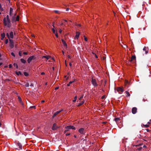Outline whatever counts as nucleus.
I'll return each mask as SVG.
<instances>
[{
    "label": "nucleus",
    "mask_w": 151,
    "mask_h": 151,
    "mask_svg": "<svg viewBox=\"0 0 151 151\" xmlns=\"http://www.w3.org/2000/svg\"><path fill=\"white\" fill-rule=\"evenodd\" d=\"M3 21L5 26L7 27H10L11 26V22L8 15H7L6 18H4Z\"/></svg>",
    "instance_id": "obj_1"
},
{
    "label": "nucleus",
    "mask_w": 151,
    "mask_h": 151,
    "mask_svg": "<svg viewBox=\"0 0 151 151\" xmlns=\"http://www.w3.org/2000/svg\"><path fill=\"white\" fill-rule=\"evenodd\" d=\"M65 128L66 129L64 131V133H65L70 129H73L74 130H75L76 129V128L73 126L72 125L68 126L65 127Z\"/></svg>",
    "instance_id": "obj_2"
},
{
    "label": "nucleus",
    "mask_w": 151,
    "mask_h": 151,
    "mask_svg": "<svg viewBox=\"0 0 151 151\" xmlns=\"http://www.w3.org/2000/svg\"><path fill=\"white\" fill-rule=\"evenodd\" d=\"M16 15H13L11 16L12 20L13 22H15L16 21H18L19 20V16H17L16 17H15Z\"/></svg>",
    "instance_id": "obj_3"
},
{
    "label": "nucleus",
    "mask_w": 151,
    "mask_h": 151,
    "mask_svg": "<svg viewBox=\"0 0 151 151\" xmlns=\"http://www.w3.org/2000/svg\"><path fill=\"white\" fill-rule=\"evenodd\" d=\"M116 90L119 93H121L124 91V90L123 88L122 87H119L117 88H116Z\"/></svg>",
    "instance_id": "obj_4"
},
{
    "label": "nucleus",
    "mask_w": 151,
    "mask_h": 151,
    "mask_svg": "<svg viewBox=\"0 0 151 151\" xmlns=\"http://www.w3.org/2000/svg\"><path fill=\"white\" fill-rule=\"evenodd\" d=\"M91 83L94 87H96L98 86V84L96 82L95 79L93 78H92Z\"/></svg>",
    "instance_id": "obj_5"
},
{
    "label": "nucleus",
    "mask_w": 151,
    "mask_h": 151,
    "mask_svg": "<svg viewBox=\"0 0 151 151\" xmlns=\"http://www.w3.org/2000/svg\"><path fill=\"white\" fill-rule=\"evenodd\" d=\"M9 14L10 17H11L13 15H16V13L15 12L13 13V9L12 8H10Z\"/></svg>",
    "instance_id": "obj_6"
},
{
    "label": "nucleus",
    "mask_w": 151,
    "mask_h": 151,
    "mask_svg": "<svg viewBox=\"0 0 151 151\" xmlns=\"http://www.w3.org/2000/svg\"><path fill=\"white\" fill-rule=\"evenodd\" d=\"M78 132L80 134H83L85 133L86 131L84 128H81L79 129Z\"/></svg>",
    "instance_id": "obj_7"
},
{
    "label": "nucleus",
    "mask_w": 151,
    "mask_h": 151,
    "mask_svg": "<svg viewBox=\"0 0 151 151\" xmlns=\"http://www.w3.org/2000/svg\"><path fill=\"white\" fill-rule=\"evenodd\" d=\"M7 36L9 39L13 38V33L12 32H11L9 35L8 33H7Z\"/></svg>",
    "instance_id": "obj_8"
},
{
    "label": "nucleus",
    "mask_w": 151,
    "mask_h": 151,
    "mask_svg": "<svg viewBox=\"0 0 151 151\" xmlns=\"http://www.w3.org/2000/svg\"><path fill=\"white\" fill-rule=\"evenodd\" d=\"M9 43H10V46L11 48H13L14 47V43L13 42V40L11 39H9Z\"/></svg>",
    "instance_id": "obj_9"
},
{
    "label": "nucleus",
    "mask_w": 151,
    "mask_h": 151,
    "mask_svg": "<svg viewBox=\"0 0 151 151\" xmlns=\"http://www.w3.org/2000/svg\"><path fill=\"white\" fill-rule=\"evenodd\" d=\"M35 58V57L34 56H32L29 57L27 59V62L28 63H29L33 59Z\"/></svg>",
    "instance_id": "obj_10"
},
{
    "label": "nucleus",
    "mask_w": 151,
    "mask_h": 151,
    "mask_svg": "<svg viewBox=\"0 0 151 151\" xmlns=\"http://www.w3.org/2000/svg\"><path fill=\"white\" fill-rule=\"evenodd\" d=\"M58 128L59 127L56 124L54 123L53 125L52 129L53 130H55Z\"/></svg>",
    "instance_id": "obj_11"
},
{
    "label": "nucleus",
    "mask_w": 151,
    "mask_h": 151,
    "mask_svg": "<svg viewBox=\"0 0 151 151\" xmlns=\"http://www.w3.org/2000/svg\"><path fill=\"white\" fill-rule=\"evenodd\" d=\"M62 41L63 43V46L65 49H66L67 47V45L65 41L63 39L62 40Z\"/></svg>",
    "instance_id": "obj_12"
},
{
    "label": "nucleus",
    "mask_w": 151,
    "mask_h": 151,
    "mask_svg": "<svg viewBox=\"0 0 151 151\" xmlns=\"http://www.w3.org/2000/svg\"><path fill=\"white\" fill-rule=\"evenodd\" d=\"M136 59V57L135 56H132L131 59L129 60V62H132L133 61L134 62Z\"/></svg>",
    "instance_id": "obj_13"
},
{
    "label": "nucleus",
    "mask_w": 151,
    "mask_h": 151,
    "mask_svg": "<svg viewBox=\"0 0 151 151\" xmlns=\"http://www.w3.org/2000/svg\"><path fill=\"white\" fill-rule=\"evenodd\" d=\"M80 35V33L79 32H76V35L74 38L75 40H78Z\"/></svg>",
    "instance_id": "obj_14"
},
{
    "label": "nucleus",
    "mask_w": 151,
    "mask_h": 151,
    "mask_svg": "<svg viewBox=\"0 0 151 151\" xmlns=\"http://www.w3.org/2000/svg\"><path fill=\"white\" fill-rule=\"evenodd\" d=\"M137 111V109L136 107H133L132 108V111L133 114H135Z\"/></svg>",
    "instance_id": "obj_15"
},
{
    "label": "nucleus",
    "mask_w": 151,
    "mask_h": 151,
    "mask_svg": "<svg viewBox=\"0 0 151 151\" xmlns=\"http://www.w3.org/2000/svg\"><path fill=\"white\" fill-rule=\"evenodd\" d=\"M45 58L47 60H48L50 58H51V57L49 55L44 56H42V58Z\"/></svg>",
    "instance_id": "obj_16"
},
{
    "label": "nucleus",
    "mask_w": 151,
    "mask_h": 151,
    "mask_svg": "<svg viewBox=\"0 0 151 151\" xmlns=\"http://www.w3.org/2000/svg\"><path fill=\"white\" fill-rule=\"evenodd\" d=\"M61 111H57L56 112H55L53 114V115L52 116V117L53 118L54 117L56 116L57 115H58V114H59Z\"/></svg>",
    "instance_id": "obj_17"
},
{
    "label": "nucleus",
    "mask_w": 151,
    "mask_h": 151,
    "mask_svg": "<svg viewBox=\"0 0 151 151\" xmlns=\"http://www.w3.org/2000/svg\"><path fill=\"white\" fill-rule=\"evenodd\" d=\"M17 145L19 147V150H21L22 149V145L20 143H17Z\"/></svg>",
    "instance_id": "obj_18"
},
{
    "label": "nucleus",
    "mask_w": 151,
    "mask_h": 151,
    "mask_svg": "<svg viewBox=\"0 0 151 151\" xmlns=\"http://www.w3.org/2000/svg\"><path fill=\"white\" fill-rule=\"evenodd\" d=\"M125 93H126V94L127 95H126V96L127 97H129V96H130V95L129 94V92L128 91H126L125 92Z\"/></svg>",
    "instance_id": "obj_19"
},
{
    "label": "nucleus",
    "mask_w": 151,
    "mask_h": 151,
    "mask_svg": "<svg viewBox=\"0 0 151 151\" xmlns=\"http://www.w3.org/2000/svg\"><path fill=\"white\" fill-rule=\"evenodd\" d=\"M84 102V101H82L81 102H80V103H78V106H80L81 105H82L83 104Z\"/></svg>",
    "instance_id": "obj_20"
},
{
    "label": "nucleus",
    "mask_w": 151,
    "mask_h": 151,
    "mask_svg": "<svg viewBox=\"0 0 151 151\" xmlns=\"http://www.w3.org/2000/svg\"><path fill=\"white\" fill-rule=\"evenodd\" d=\"M21 61L23 63H25L26 62V60L23 59H21Z\"/></svg>",
    "instance_id": "obj_21"
},
{
    "label": "nucleus",
    "mask_w": 151,
    "mask_h": 151,
    "mask_svg": "<svg viewBox=\"0 0 151 151\" xmlns=\"http://www.w3.org/2000/svg\"><path fill=\"white\" fill-rule=\"evenodd\" d=\"M143 50L144 51H145V54H147L148 53V52L147 50V48L146 47H144L143 49Z\"/></svg>",
    "instance_id": "obj_22"
},
{
    "label": "nucleus",
    "mask_w": 151,
    "mask_h": 151,
    "mask_svg": "<svg viewBox=\"0 0 151 151\" xmlns=\"http://www.w3.org/2000/svg\"><path fill=\"white\" fill-rule=\"evenodd\" d=\"M114 120H115V121L116 122H118L120 120V118H116L114 119Z\"/></svg>",
    "instance_id": "obj_23"
},
{
    "label": "nucleus",
    "mask_w": 151,
    "mask_h": 151,
    "mask_svg": "<svg viewBox=\"0 0 151 151\" xmlns=\"http://www.w3.org/2000/svg\"><path fill=\"white\" fill-rule=\"evenodd\" d=\"M77 98V96H75L74 99L73 101V102H75L76 101Z\"/></svg>",
    "instance_id": "obj_24"
},
{
    "label": "nucleus",
    "mask_w": 151,
    "mask_h": 151,
    "mask_svg": "<svg viewBox=\"0 0 151 151\" xmlns=\"http://www.w3.org/2000/svg\"><path fill=\"white\" fill-rule=\"evenodd\" d=\"M16 74L18 75H19L21 74V73L20 71L16 72Z\"/></svg>",
    "instance_id": "obj_25"
},
{
    "label": "nucleus",
    "mask_w": 151,
    "mask_h": 151,
    "mask_svg": "<svg viewBox=\"0 0 151 151\" xmlns=\"http://www.w3.org/2000/svg\"><path fill=\"white\" fill-rule=\"evenodd\" d=\"M1 36L2 38H4L5 37V34L4 33L2 34H1Z\"/></svg>",
    "instance_id": "obj_26"
},
{
    "label": "nucleus",
    "mask_w": 151,
    "mask_h": 151,
    "mask_svg": "<svg viewBox=\"0 0 151 151\" xmlns=\"http://www.w3.org/2000/svg\"><path fill=\"white\" fill-rule=\"evenodd\" d=\"M25 86L26 87H29V83L27 82L26 83Z\"/></svg>",
    "instance_id": "obj_27"
},
{
    "label": "nucleus",
    "mask_w": 151,
    "mask_h": 151,
    "mask_svg": "<svg viewBox=\"0 0 151 151\" xmlns=\"http://www.w3.org/2000/svg\"><path fill=\"white\" fill-rule=\"evenodd\" d=\"M52 30L54 34H55L56 32H57L56 31V30L54 28H52Z\"/></svg>",
    "instance_id": "obj_28"
},
{
    "label": "nucleus",
    "mask_w": 151,
    "mask_h": 151,
    "mask_svg": "<svg viewBox=\"0 0 151 151\" xmlns=\"http://www.w3.org/2000/svg\"><path fill=\"white\" fill-rule=\"evenodd\" d=\"M144 127H145L147 128L149 127V125L148 124L143 125Z\"/></svg>",
    "instance_id": "obj_29"
},
{
    "label": "nucleus",
    "mask_w": 151,
    "mask_h": 151,
    "mask_svg": "<svg viewBox=\"0 0 151 151\" xmlns=\"http://www.w3.org/2000/svg\"><path fill=\"white\" fill-rule=\"evenodd\" d=\"M24 74L25 75V76H27L28 75V73H27L26 72H24Z\"/></svg>",
    "instance_id": "obj_30"
},
{
    "label": "nucleus",
    "mask_w": 151,
    "mask_h": 151,
    "mask_svg": "<svg viewBox=\"0 0 151 151\" xmlns=\"http://www.w3.org/2000/svg\"><path fill=\"white\" fill-rule=\"evenodd\" d=\"M54 12H55L56 13H57V14H60V12L58 11V10H55L54 11Z\"/></svg>",
    "instance_id": "obj_31"
},
{
    "label": "nucleus",
    "mask_w": 151,
    "mask_h": 151,
    "mask_svg": "<svg viewBox=\"0 0 151 151\" xmlns=\"http://www.w3.org/2000/svg\"><path fill=\"white\" fill-rule=\"evenodd\" d=\"M83 95H81V96L80 97V98H79V100H81L82 98H83Z\"/></svg>",
    "instance_id": "obj_32"
},
{
    "label": "nucleus",
    "mask_w": 151,
    "mask_h": 151,
    "mask_svg": "<svg viewBox=\"0 0 151 151\" xmlns=\"http://www.w3.org/2000/svg\"><path fill=\"white\" fill-rule=\"evenodd\" d=\"M18 99L19 101L21 102L22 101L20 97H18Z\"/></svg>",
    "instance_id": "obj_33"
},
{
    "label": "nucleus",
    "mask_w": 151,
    "mask_h": 151,
    "mask_svg": "<svg viewBox=\"0 0 151 151\" xmlns=\"http://www.w3.org/2000/svg\"><path fill=\"white\" fill-rule=\"evenodd\" d=\"M11 54L12 56H13L14 57H15V55L13 52H12L11 53Z\"/></svg>",
    "instance_id": "obj_34"
},
{
    "label": "nucleus",
    "mask_w": 151,
    "mask_h": 151,
    "mask_svg": "<svg viewBox=\"0 0 151 151\" xmlns=\"http://www.w3.org/2000/svg\"><path fill=\"white\" fill-rule=\"evenodd\" d=\"M8 42V39H6L5 41V43L6 44H7Z\"/></svg>",
    "instance_id": "obj_35"
},
{
    "label": "nucleus",
    "mask_w": 151,
    "mask_h": 151,
    "mask_svg": "<svg viewBox=\"0 0 151 151\" xmlns=\"http://www.w3.org/2000/svg\"><path fill=\"white\" fill-rule=\"evenodd\" d=\"M14 65L15 66H16V68H18V65H17V64H16V63H14Z\"/></svg>",
    "instance_id": "obj_36"
},
{
    "label": "nucleus",
    "mask_w": 151,
    "mask_h": 151,
    "mask_svg": "<svg viewBox=\"0 0 151 151\" xmlns=\"http://www.w3.org/2000/svg\"><path fill=\"white\" fill-rule=\"evenodd\" d=\"M84 37L85 40L86 41H87L88 40H87V38L85 36H84Z\"/></svg>",
    "instance_id": "obj_37"
},
{
    "label": "nucleus",
    "mask_w": 151,
    "mask_h": 151,
    "mask_svg": "<svg viewBox=\"0 0 151 151\" xmlns=\"http://www.w3.org/2000/svg\"><path fill=\"white\" fill-rule=\"evenodd\" d=\"M93 54L96 57V58H98V56L96 54H95L93 52Z\"/></svg>",
    "instance_id": "obj_38"
},
{
    "label": "nucleus",
    "mask_w": 151,
    "mask_h": 151,
    "mask_svg": "<svg viewBox=\"0 0 151 151\" xmlns=\"http://www.w3.org/2000/svg\"><path fill=\"white\" fill-rule=\"evenodd\" d=\"M55 35L56 36V37H58V34L57 32H56V33L55 34Z\"/></svg>",
    "instance_id": "obj_39"
},
{
    "label": "nucleus",
    "mask_w": 151,
    "mask_h": 151,
    "mask_svg": "<svg viewBox=\"0 0 151 151\" xmlns=\"http://www.w3.org/2000/svg\"><path fill=\"white\" fill-rule=\"evenodd\" d=\"M62 30L61 29H59V32L60 33H62Z\"/></svg>",
    "instance_id": "obj_40"
},
{
    "label": "nucleus",
    "mask_w": 151,
    "mask_h": 151,
    "mask_svg": "<svg viewBox=\"0 0 151 151\" xmlns=\"http://www.w3.org/2000/svg\"><path fill=\"white\" fill-rule=\"evenodd\" d=\"M74 81H70L69 83H70V84L72 83L73 82H74Z\"/></svg>",
    "instance_id": "obj_41"
},
{
    "label": "nucleus",
    "mask_w": 151,
    "mask_h": 151,
    "mask_svg": "<svg viewBox=\"0 0 151 151\" xmlns=\"http://www.w3.org/2000/svg\"><path fill=\"white\" fill-rule=\"evenodd\" d=\"M23 54L24 55H27L28 54H27V52H23Z\"/></svg>",
    "instance_id": "obj_42"
},
{
    "label": "nucleus",
    "mask_w": 151,
    "mask_h": 151,
    "mask_svg": "<svg viewBox=\"0 0 151 151\" xmlns=\"http://www.w3.org/2000/svg\"><path fill=\"white\" fill-rule=\"evenodd\" d=\"M12 67V65L11 64H9V68H11Z\"/></svg>",
    "instance_id": "obj_43"
},
{
    "label": "nucleus",
    "mask_w": 151,
    "mask_h": 151,
    "mask_svg": "<svg viewBox=\"0 0 151 151\" xmlns=\"http://www.w3.org/2000/svg\"><path fill=\"white\" fill-rule=\"evenodd\" d=\"M41 75H45V73L44 72H42L41 73Z\"/></svg>",
    "instance_id": "obj_44"
},
{
    "label": "nucleus",
    "mask_w": 151,
    "mask_h": 151,
    "mask_svg": "<svg viewBox=\"0 0 151 151\" xmlns=\"http://www.w3.org/2000/svg\"><path fill=\"white\" fill-rule=\"evenodd\" d=\"M19 55L20 56H22V54H21V52H19Z\"/></svg>",
    "instance_id": "obj_45"
},
{
    "label": "nucleus",
    "mask_w": 151,
    "mask_h": 151,
    "mask_svg": "<svg viewBox=\"0 0 151 151\" xmlns=\"http://www.w3.org/2000/svg\"><path fill=\"white\" fill-rule=\"evenodd\" d=\"M70 134V133H67L66 134V136H68Z\"/></svg>",
    "instance_id": "obj_46"
},
{
    "label": "nucleus",
    "mask_w": 151,
    "mask_h": 151,
    "mask_svg": "<svg viewBox=\"0 0 151 151\" xmlns=\"http://www.w3.org/2000/svg\"><path fill=\"white\" fill-rule=\"evenodd\" d=\"M105 96H102L101 99H104V98H105Z\"/></svg>",
    "instance_id": "obj_47"
},
{
    "label": "nucleus",
    "mask_w": 151,
    "mask_h": 151,
    "mask_svg": "<svg viewBox=\"0 0 151 151\" xmlns=\"http://www.w3.org/2000/svg\"><path fill=\"white\" fill-rule=\"evenodd\" d=\"M128 83V81H125V84H127Z\"/></svg>",
    "instance_id": "obj_48"
},
{
    "label": "nucleus",
    "mask_w": 151,
    "mask_h": 151,
    "mask_svg": "<svg viewBox=\"0 0 151 151\" xmlns=\"http://www.w3.org/2000/svg\"><path fill=\"white\" fill-rule=\"evenodd\" d=\"M72 64L70 62L69 63V65L70 66H72Z\"/></svg>",
    "instance_id": "obj_49"
},
{
    "label": "nucleus",
    "mask_w": 151,
    "mask_h": 151,
    "mask_svg": "<svg viewBox=\"0 0 151 151\" xmlns=\"http://www.w3.org/2000/svg\"><path fill=\"white\" fill-rule=\"evenodd\" d=\"M68 57L69 58H71V57L69 55H68Z\"/></svg>",
    "instance_id": "obj_50"
},
{
    "label": "nucleus",
    "mask_w": 151,
    "mask_h": 151,
    "mask_svg": "<svg viewBox=\"0 0 151 151\" xmlns=\"http://www.w3.org/2000/svg\"><path fill=\"white\" fill-rule=\"evenodd\" d=\"M31 108H34L35 109V106H32L31 107Z\"/></svg>",
    "instance_id": "obj_51"
},
{
    "label": "nucleus",
    "mask_w": 151,
    "mask_h": 151,
    "mask_svg": "<svg viewBox=\"0 0 151 151\" xmlns=\"http://www.w3.org/2000/svg\"><path fill=\"white\" fill-rule=\"evenodd\" d=\"M70 83H69L67 84V85L68 86H70Z\"/></svg>",
    "instance_id": "obj_52"
},
{
    "label": "nucleus",
    "mask_w": 151,
    "mask_h": 151,
    "mask_svg": "<svg viewBox=\"0 0 151 151\" xmlns=\"http://www.w3.org/2000/svg\"><path fill=\"white\" fill-rule=\"evenodd\" d=\"M58 87H57L55 88V89L56 90L58 89Z\"/></svg>",
    "instance_id": "obj_53"
},
{
    "label": "nucleus",
    "mask_w": 151,
    "mask_h": 151,
    "mask_svg": "<svg viewBox=\"0 0 151 151\" xmlns=\"http://www.w3.org/2000/svg\"><path fill=\"white\" fill-rule=\"evenodd\" d=\"M146 147V146L145 145H143V148H145Z\"/></svg>",
    "instance_id": "obj_54"
},
{
    "label": "nucleus",
    "mask_w": 151,
    "mask_h": 151,
    "mask_svg": "<svg viewBox=\"0 0 151 151\" xmlns=\"http://www.w3.org/2000/svg\"><path fill=\"white\" fill-rule=\"evenodd\" d=\"M7 1H8L9 3H10V0H6Z\"/></svg>",
    "instance_id": "obj_55"
},
{
    "label": "nucleus",
    "mask_w": 151,
    "mask_h": 151,
    "mask_svg": "<svg viewBox=\"0 0 151 151\" xmlns=\"http://www.w3.org/2000/svg\"><path fill=\"white\" fill-rule=\"evenodd\" d=\"M44 102H45L44 100H42L41 101V103H44Z\"/></svg>",
    "instance_id": "obj_56"
},
{
    "label": "nucleus",
    "mask_w": 151,
    "mask_h": 151,
    "mask_svg": "<svg viewBox=\"0 0 151 151\" xmlns=\"http://www.w3.org/2000/svg\"><path fill=\"white\" fill-rule=\"evenodd\" d=\"M68 10H69V8H67L66 9V11H68Z\"/></svg>",
    "instance_id": "obj_57"
},
{
    "label": "nucleus",
    "mask_w": 151,
    "mask_h": 151,
    "mask_svg": "<svg viewBox=\"0 0 151 151\" xmlns=\"http://www.w3.org/2000/svg\"><path fill=\"white\" fill-rule=\"evenodd\" d=\"M78 25L79 26V27H80V26H81V24H78Z\"/></svg>",
    "instance_id": "obj_58"
},
{
    "label": "nucleus",
    "mask_w": 151,
    "mask_h": 151,
    "mask_svg": "<svg viewBox=\"0 0 151 151\" xmlns=\"http://www.w3.org/2000/svg\"><path fill=\"white\" fill-rule=\"evenodd\" d=\"M148 124H150V122H148L147 123Z\"/></svg>",
    "instance_id": "obj_59"
},
{
    "label": "nucleus",
    "mask_w": 151,
    "mask_h": 151,
    "mask_svg": "<svg viewBox=\"0 0 151 151\" xmlns=\"http://www.w3.org/2000/svg\"><path fill=\"white\" fill-rule=\"evenodd\" d=\"M146 130L147 132H148L149 131V130L148 129H146Z\"/></svg>",
    "instance_id": "obj_60"
},
{
    "label": "nucleus",
    "mask_w": 151,
    "mask_h": 151,
    "mask_svg": "<svg viewBox=\"0 0 151 151\" xmlns=\"http://www.w3.org/2000/svg\"><path fill=\"white\" fill-rule=\"evenodd\" d=\"M62 53L64 55V51L63 50H62Z\"/></svg>",
    "instance_id": "obj_61"
},
{
    "label": "nucleus",
    "mask_w": 151,
    "mask_h": 151,
    "mask_svg": "<svg viewBox=\"0 0 151 151\" xmlns=\"http://www.w3.org/2000/svg\"><path fill=\"white\" fill-rule=\"evenodd\" d=\"M64 21L65 22H67V20H65H65H64Z\"/></svg>",
    "instance_id": "obj_62"
},
{
    "label": "nucleus",
    "mask_w": 151,
    "mask_h": 151,
    "mask_svg": "<svg viewBox=\"0 0 151 151\" xmlns=\"http://www.w3.org/2000/svg\"><path fill=\"white\" fill-rule=\"evenodd\" d=\"M104 37H106V34H104Z\"/></svg>",
    "instance_id": "obj_63"
},
{
    "label": "nucleus",
    "mask_w": 151,
    "mask_h": 151,
    "mask_svg": "<svg viewBox=\"0 0 151 151\" xmlns=\"http://www.w3.org/2000/svg\"><path fill=\"white\" fill-rule=\"evenodd\" d=\"M30 86H33V85H32V84H31L30 85Z\"/></svg>",
    "instance_id": "obj_64"
}]
</instances>
